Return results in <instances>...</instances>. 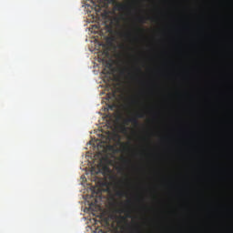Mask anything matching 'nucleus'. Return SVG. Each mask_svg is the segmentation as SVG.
I'll list each match as a JSON object with an SVG mask.
<instances>
[{"label": "nucleus", "instance_id": "20e7f679", "mask_svg": "<svg viewBox=\"0 0 233 233\" xmlns=\"http://www.w3.org/2000/svg\"><path fill=\"white\" fill-rule=\"evenodd\" d=\"M101 192H102L101 188H96V187H94L92 188V193L93 194H101Z\"/></svg>", "mask_w": 233, "mask_h": 233}, {"label": "nucleus", "instance_id": "0eeeda50", "mask_svg": "<svg viewBox=\"0 0 233 233\" xmlns=\"http://www.w3.org/2000/svg\"><path fill=\"white\" fill-rule=\"evenodd\" d=\"M125 192H123L122 190H118V192H116V196H125Z\"/></svg>", "mask_w": 233, "mask_h": 233}, {"label": "nucleus", "instance_id": "9b49d317", "mask_svg": "<svg viewBox=\"0 0 233 233\" xmlns=\"http://www.w3.org/2000/svg\"><path fill=\"white\" fill-rule=\"evenodd\" d=\"M127 204H131V200H127Z\"/></svg>", "mask_w": 233, "mask_h": 233}, {"label": "nucleus", "instance_id": "f03ea898", "mask_svg": "<svg viewBox=\"0 0 233 233\" xmlns=\"http://www.w3.org/2000/svg\"><path fill=\"white\" fill-rule=\"evenodd\" d=\"M128 8L129 6H127V5H124L123 2H116V5H115V9L119 12L128 10Z\"/></svg>", "mask_w": 233, "mask_h": 233}, {"label": "nucleus", "instance_id": "2eb2a0df", "mask_svg": "<svg viewBox=\"0 0 233 233\" xmlns=\"http://www.w3.org/2000/svg\"><path fill=\"white\" fill-rule=\"evenodd\" d=\"M138 71H139V72H141V69H140V68H138Z\"/></svg>", "mask_w": 233, "mask_h": 233}, {"label": "nucleus", "instance_id": "f8f14e48", "mask_svg": "<svg viewBox=\"0 0 233 233\" xmlns=\"http://www.w3.org/2000/svg\"><path fill=\"white\" fill-rule=\"evenodd\" d=\"M109 107H110V108H113V107H114V105H110Z\"/></svg>", "mask_w": 233, "mask_h": 233}, {"label": "nucleus", "instance_id": "dca6fc26", "mask_svg": "<svg viewBox=\"0 0 233 233\" xmlns=\"http://www.w3.org/2000/svg\"><path fill=\"white\" fill-rule=\"evenodd\" d=\"M96 27L97 28V27H98V25H96Z\"/></svg>", "mask_w": 233, "mask_h": 233}, {"label": "nucleus", "instance_id": "7ed1b4c3", "mask_svg": "<svg viewBox=\"0 0 233 233\" xmlns=\"http://www.w3.org/2000/svg\"><path fill=\"white\" fill-rule=\"evenodd\" d=\"M121 211H124L127 218H131L132 209H121Z\"/></svg>", "mask_w": 233, "mask_h": 233}, {"label": "nucleus", "instance_id": "423d86ee", "mask_svg": "<svg viewBox=\"0 0 233 233\" xmlns=\"http://www.w3.org/2000/svg\"><path fill=\"white\" fill-rule=\"evenodd\" d=\"M116 41V37H107L106 42L112 45Z\"/></svg>", "mask_w": 233, "mask_h": 233}, {"label": "nucleus", "instance_id": "1a4fd4ad", "mask_svg": "<svg viewBox=\"0 0 233 233\" xmlns=\"http://www.w3.org/2000/svg\"><path fill=\"white\" fill-rule=\"evenodd\" d=\"M127 128H126V127H122V132H127Z\"/></svg>", "mask_w": 233, "mask_h": 233}, {"label": "nucleus", "instance_id": "4468645a", "mask_svg": "<svg viewBox=\"0 0 233 233\" xmlns=\"http://www.w3.org/2000/svg\"><path fill=\"white\" fill-rule=\"evenodd\" d=\"M151 18H149V16L147 17V20H150Z\"/></svg>", "mask_w": 233, "mask_h": 233}, {"label": "nucleus", "instance_id": "f257e3e1", "mask_svg": "<svg viewBox=\"0 0 233 233\" xmlns=\"http://www.w3.org/2000/svg\"><path fill=\"white\" fill-rule=\"evenodd\" d=\"M144 116V113H137L136 116H129L128 118H125L124 123L125 125H128V123L131 122L134 127H138V118H143Z\"/></svg>", "mask_w": 233, "mask_h": 233}, {"label": "nucleus", "instance_id": "ddd939ff", "mask_svg": "<svg viewBox=\"0 0 233 233\" xmlns=\"http://www.w3.org/2000/svg\"><path fill=\"white\" fill-rule=\"evenodd\" d=\"M98 233H106L105 231L101 230V231H98Z\"/></svg>", "mask_w": 233, "mask_h": 233}, {"label": "nucleus", "instance_id": "6e6552de", "mask_svg": "<svg viewBox=\"0 0 233 233\" xmlns=\"http://www.w3.org/2000/svg\"><path fill=\"white\" fill-rule=\"evenodd\" d=\"M130 35H131V33H125L124 34V37H130Z\"/></svg>", "mask_w": 233, "mask_h": 233}, {"label": "nucleus", "instance_id": "9d476101", "mask_svg": "<svg viewBox=\"0 0 233 233\" xmlns=\"http://www.w3.org/2000/svg\"><path fill=\"white\" fill-rule=\"evenodd\" d=\"M121 74H126V70H121Z\"/></svg>", "mask_w": 233, "mask_h": 233}, {"label": "nucleus", "instance_id": "39448f33", "mask_svg": "<svg viewBox=\"0 0 233 233\" xmlns=\"http://www.w3.org/2000/svg\"><path fill=\"white\" fill-rule=\"evenodd\" d=\"M138 22H140V24H145L147 18H145L144 15H140L139 18H137Z\"/></svg>", "mask_w": 233, "mask_h": 233}]
</instances>
